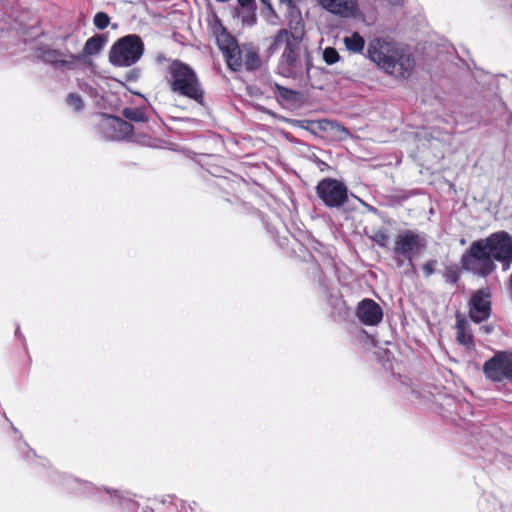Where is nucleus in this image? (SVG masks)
<instances>
[{"mask_svg":"<svg viewBox=\"0 0 512 512\" xmlns=\"http://www.w3.org/2000/svg\"><path fill=\"white\" fill-rule=\"evenodd\" d=\"M496 262L501 263L504 271L512 265V235L504 230L474 240L460 258L463 271L479 278H487L494 273Z\"/></svg>","mask_w":512,"mask_h":512,"instance_id":"1","label":"nucleus"},{"mask_svg":"<svg viewBox=\"0 0 512 512\" xmlns=\"http://www.w3.org/2000/svg\"><path fill=\"white\" fill-rule=\"evenodd\" d=\"M366 56L388 75L397 79L411 76L415 59L401 44L386 38L376 37L367 46Z\"/></svg>","mask_w":512,"mask_h":512,"instance_id":"2","label":"nucleus"},{"mask_svg":"<svg viewBox=\"0 0 512 512\" xmlns=\"http://www.w3.org/2000/svg\"><path fill=\"white\" fill-rule=\"evenodd\" d=\"M47 477L51 484L74 496L84 497L98 502L110 501L112 504L118 505H123L125 502L131 501L129 492L107 487H98L92 482L58 470L49 471Z\"/></svg>","mask_w":512,"mask_h":512,"instance_id":"3","label":"nucleus"},{"mask_svg":"<svg viewBox=\"0 0 512 512\" xmlns=\"http://www.w3.org/2000/svg\"><path fill=\"white\" fill-rule=\"evenodd\" d=\"M168 83L173 93L194 100L206 108L205 92L195 70L187 63L175 59L169 65Z\"/></svg>","mask_w":512,"mask_h":512,"instance_id":"4","label":"nucleus"},{"mask_svg":"<svg viewBox=\"0 0 512 512\" xmlns=\"http://www.w3.org/2000/svg\"><path fill=\"white\" fill-rule=\"evenodd\" d=\"M97 132L99 136L110 142H133L146 145L150 142L151 136L145 132H136L135 126L128 123L120 116L108 113H99Z\"/></svg>","mask_w":512,"mask_h":512,"instance_id":"5","label":"nucleus"},{"mask_svg":"<svg viewBox=\"0 0 512 512\" xmlns=\"http://www.w3.org/2000/svg\"><path fill=\"white\" fill-rule=\"evenodd\" d=\"M145 51L142 38L137 34H127L117 39L110 48L109 62L114 67H131Z\"/></svg>","mask_w":512,"mask_h":512,"instance_id":"6","label":"nucleus"},{"mask_svg":"<svg viewBox=\"0 0 512 512\" xmlns=\"http://www.w3.org/2000/svg\"><path fill=\"white\" fill-rule=\"evenodd\" d=\"M316 195L330 209L342 208L349 200L347 185L338 179L325 177L315 187Z\"/></svg>","mask_w":512,"mask_h":512,"instance_id":"7","label":"nucleus"},{"mask_svg":"<svg viewBox=\"0 0 512 512\" xmlns=\"http://www.w3.org/2000/svg\"><path fill=\"white\" fill-rule=\"evenodd\" d=\"M426 248L427 240L425 237L408 229L397 235L393 252L395 255L405 258L408 261V266L414 270V257L418 256Z\"/></svg>","mask_w":512,"mask_h":512,"instance_id":"8","label":"nucleus"},{"mask_svg":"<svg viewBox=\"0 0 512 512\" xmlns=\"http://www.w3.org/2000/svg\"><path fill=\"white\" fill-rule=\"evenodd\" d=\"M301 38L288 42L284 47L276 66V73L285 78L298 79L303 75L304 67L301 60Z\"/></svg>","mask_w":512,"mask_h":512,"instance_id":"9","label":"nucleus"},{"mask_svg":"<svg viewBox=\"0 0 512 512\" xmlns=\"http://www.w3.org/2000/svg\"><path fill=\"white\" fill-rule=\"evenodd\" d=\"M491 291L488 287L480 288L471 294L468 301V317L475 324L487 321L492 313Z\"/></svg>","mask_w":512,"mask_h":512,"instance_id":"10","label":"nucleus"},{"mask_svg":"<svg viewBox=\"0 0 512 512\" xmlns=\"http://www.w3.org/2000/svg\"><path fill=\"white\" fill-rule=\"evenodd\" d=\"M36 57L43 63L52 66L55 70L62 72L74 70L77 66L76 60L69 57V51L63 52L50 48L48 45H40L35 49Z\"/></svg>","mask_w":512,"mask_h":512,"instance_id":"11","label":"nucleus"},{"mask_svg":"<svg viewBox=\"0 0 512 512\" xmlns=\"http://www.w3.org/2000/svg\"><path fill=\"white\" fill-rule=\"evenodd\" d=\"M472 444H476L479 447V451H475L474 457L483 459L490 463L501 461L503 454L499 453L495 447L496 440L490 435L488 430L480 429L477 433L472 432L471 434Z\"/></svg>","mask_w":512,"mask_h":512,"instance_id":"12","label":"nucleus"},{"mask_svg":"<svg viewBox=\"0 0 512 512\" xmlns=\"http://www.w3.org/2000/svg\"><path fill=\"white\" fill-rule=\"evenodd\" d=\"M355 315L366 326H376L383 319L381 306L371 298L362 299L356 307Z\"/></svg>","mask_w":512,"mask_h":512,"instance_id":"13","label":"nucleus"},{"mask_svg":"<svg viewBox=\"0 0 512 512\" xmlns=\"http://www.w3.org/2000/svg\"><path fill=\"white\" fill-rule=\"evenodd\" d=\"M142 98L141 103L134 107H125L122 109L121 117L130 124H148L155 113L152 105L147 98L140 93H136Z\"/></svg>","mask_w":512,"mask_h":512,"instance_id":"14","label":"nucleus"},{"mask_svg":"<svg viewBox=\"0 0 512 512\" xmlns=\"http://www.w3.org/2000/svg\"><path fill=\"white\" fill-rule=\"evenodd\" d=\"M483 373L492 382L500 383L506 380V351H497L483 364Z\"/></svg>","mask_w":512,"mask_h":512,"instance_id":"15","label":"nucleus"},{"mask_svg":"<svg viewBox=\"0 0 512 512\" xmlns=\"http://www.w3.org/2000/svg\"><path fill=\"white\" fill-rule=\"evenodd\" d=\"M317 2L329 13L343 18L356 17L358 11L356 0H317Z\"/></svg>","mask_w":512,"mask_h":512,"instance_id":"16","label":"nucleus"},{"mask_svg":"<svg viewBox=\"0 0 512 512\" xmlns=\"http://www.w3.org/2000/svg\"><path fill=\"white\" fill-rule=\"evenodd\" d=\"M293 126L300 127L302 129H305L307 131L314 132V129L312 126L317 125L318 129L325 131V132H334L336 134L342 133L345 136L349 135V131L341 125L339 122L329 119H323L317 122L314 121H308V120H288Z\"/></svg>","mask_w":512,"mask_h":512,"instance_id":"17","label":"nucleus"},{"mask_svg":"<svg viewBox=\"0 0 512 512\" xmlns=\"http://www.w3.org/2000/svg\"><path fill=\"white\" fill-rule=\"evenodd\" d=\"M107 43V37L104 34H95L89 37L78 54L69 53V57L76 60V63L83 61L88 56L99 54Z\"/></svg>","mask_w":512,"mask_h":512,"instance_id":"18","label":"nucleus"},{"mask_svg":"<svg viewBox=\"0 0 512 512\" xmlns=\"http://www.w3.org/2000/svg\"><path fill=\"white\" fill-rule=\"evenodd\" d=\"M319 286L326 298L327 305L333 310V314L339 317L345 316L349 309L343 297L340 294L331 291L322 279H319Z\"/></svg>","mask_w":512,"mask_h":512,"instance_id":"19","label":"nucleus"},{"mask_svg":"<svg viewBox=\"0 0 512 512\" xmlns=\"http://www.w3.org/2000/svg\"><path fill=\"white\" fill-rule=\"evenodd\" d=\"M300 37L287 29H280L269 39V45L266 49L265 56L269 59L277 53L282 47L287 46L288 42L297 41Z\"/></svg>","mask_w":512,"mask_h":512,"instance_id":"20","label":"nucleus"},{"mask_svg":"<svg viewBox=\"0 0 512 512\" xmlns=\"http://www.w3.org/2000/svg\"><path fill=\"white\" fill-rule=\"evenodd\" d=\"M23 449L25 450L22 452L24 460L34 462L38 473L49 481L47 473L51 470H55L50 466L49 461L39 458L36 452L30 448L26 442H23Z\"/></svg>","mask_w":512,"mask_h":512,"instance_id":"21","label":"nucleus"},{"mask_svg":"<svg viewBox=\"0 0 512 512\" xmlns=\"http://www.w3.org/2000/svg\"><path fill=\"white\" fill-rule=\"evenodd\" d=\"M222 53L227 67L233 72H239L243 66L242 54L239 45H237L236 48H231Z\"/></svg>","mask_w":512,"mask_h":512,"instance_id":"22","label":"nucleus"},{"mask_svg":"<svg viewBox=\"0 0 512 512\" xmlns=\"http://www.w3.org/2000/svg\"><path fill=\"white\" fill-rule=\"evenodd\" d=\"M221 31L216 36V41L221 52L227 51L231 48H236L238 42L225 27L220 24Z\"/></svg>","mask_w":512,"mask_h":512,"instance_id":"23","label":"nucleus"},{"mask_svg":"<svg viewBox=\"0 0 512 512\" xmlns=\"http://www.w3.org/2000/svg\"><path fill=\"white\" fill-rule=\"evenodd\" d=\"M344 44L347 50L353 53H362L365 48V40L358 32L345 37Z\"/></svg>","mask_w":512,"mask_h":512,"instance_id":"24","label":"nucleus"},{"mask_svg":"<svg viewBox=\"0 0 512 512\" xmlns=\"http://www.w3.org/2000/svg\"><path fill=\"white\" fill-rule=\"evenodd\" d=\"M274 92L277 97L287 102H297L300 99V92L278 83H274Z\"/></svg>","mask_w":512,"mask_h":512,"instance_id":"25","label":"nucleus"},{"mask_svg":"<svg viewBox=\"0 0 512 512\" xmlns=\"http://www.w3.org/2000/svg\"><path fill=\"white\" fill-rule=\"evenodd\" d=\"M481 512H497V508H503L499 501L491 495H484L479 501Z\"/></svg>","mask_w":512,"mask_h":512,"instance_id":"26","label":"nucleus"},{"mask_svg":"<svg viewBox=\"0 0 512 512\" xmlns=\"http://www.w3.org/2000/svg\"><path fill=\"white\" fill-rule=\"evenodd\" d=\"M460 270L463 269L461 267L459 268L457 265L446 266L442 274L445 282L452 285L457 284L460 280Z\"/></svg>","mask_w":512,"mask_h":512,"instance_id":"27","label":"nucleus"},{"mask_svg":"<svg viewBox=\"0 0 512 512\" xmlns=\"http://www.w3.org/2000/svg\"><path fill=\"white\" fill-rule=\"evenodd\" d=\"M245 69L247 71H255L261 65V60L258 53L255 50L247 51L244 61Z\"/></svg>","mask_w":512,"mask_h":512,"instance_id":"28","label":"nucleus"},{"mask_svg":"<svg viewBox=\"0 0 512 512\" xmlns=\"http://www.w3.org/2000/svg\"><path fill=\"white\" fill-rule=\"evenodd\" d=\"M65 102L75 112H81L84 109V101L78 93H69L66 96Z\"/></svg>","mask_w":512,"mask_h":512,"instance_id":"29","label":"nucleus"},{"mask_svg":"<svg viewBox=\"0 0 512 512\" xmlns=\"http://www.w3.org/2000/svg\"><path fill=\"white\" fill-rule=\"evenodd\" d=\"M369 239L376 243L381 248H387L389 242V236L386 229H380L374 234L369 235Z\"/></svg>","mask_w":512,"mask_h":512,"instance_id":"30","label":"nucleus"},{"mask_svg":"<svg viewBox=\"0 0 512 512\" xmlns=\"http://www.w3.org/2000/svg\"><path fill=\"white\" fill-rule=\"evenodd\" d=\"M456 338L461 345L467 346L468 348L474 346V337L470 329L458 330Z\"/></svg>","mask_w":512,"mask_h":512,"instance_id":"31","label":"nucleus"},{"mask_svg":"<svg viewBox=\"0 0 512 512\" xmlns=\"http://www.w3.org/2000/svg\"><path fill=\"white\" fill-rule=\"evenodd\" d=\"M93 23L99 30H104L110 24V17L106 12L99 11L95 14Z\"/></svg>","mask_w":512,"mask_h":512,"instance_id":"32","label":"nucleus"},{"mask_svg":"<svg viewBox=\"0 0 512 512\" xmlns=\"http://www.w3.org/2000/svg\"><path fill=\"white\" fill-rule=\"evenodd\" d=\"M340 59L338 51L334 47H326L323 51V60L328 65L337 63Z\"/></svg>","mask_w":512,"mask_h":512,"instance_id":"33","label":"nucleus"},{"mask_svg":"<svg viewBox=\"0 0 512 512\" xmlns=\"http://www.w3.org/2000/svg\"><path fill=\"white\" fill-rule=\"evenodd\" d=\"M437 260L436 259H431V260H428L424 265H423V273H424V276L426 278L430 277L431 275H433L435 272H436V265H437Z\"/></svg>","mask_w":512,"mask_h":512,"instance_id":"34","label":"nucleus"},{"mask_svg":"<svg viewBox=\"0 0 512 512\" xmlns=\"http://www.w3.org/2000/svg\"><path fill=\"white\" fill-rule=\"evenodd\" d=\"M240 8L247 13H253L256 11V1L255 0H237Z\"/></svg>","mask_w":512,"mask_h":512,"instance_id":"35","label":"nucleus"},{"mask_svg":"<svg viewBox=\"0 0 512 512\" xmlns=\"http://www.w3.org/2000/svg\"><path fill=\"white\" fill-rule=\"evenodd\" d=\"M141 69L140 68H132L131 70H129L126 75H125V80L127 82H136L140 76H141Z\"/></svg>","mask_w":512,"mask_h":512,"instance_id":"36","label":"nucleus"},{"mask_svg":"<svg viewBox=\"0 0 512 512\" xmlns=\"http://www.w3.org/2000/svg\"><path fill=\"white\" fill-rule=\"evenodd\" d=\"M470 329V325L467 319L461 315L460 313L456 314V330H468Z\"/></svg>","mask_w":512,"mask_h":512,"instance_id":"37","label":"nucleus"},{"mask_svg":"<svg viewBox=\"0 0 512 512\" xmlns=\"http://www.w3.org/2000/svg\"><path fill=\"white\" fill-rule=\"evenodd\" d=\"M506 380L512 382V351H506Z\"/></svg>","mask_w":512,"mask_h":512,"instance_id":"38","label":"nucleus"},{"mask_svg":"<svg viewBox=\"0 0 512 512\" xmlns=\"http://www.w3.org/2000/svg\"><path fill=\"white\" fill-rule=\"evenodd\" d=\"M313 68L312 57L308 51L305 52V73L308 80H310V72Z\"/></svg>","mask_w":512,"mask_h":512,"instance_id":"39","label":"nucleus"},{"mask_svg":"<svg viewBox=\"0 0 512 512\" xmlns=\"http://www.w3.org/2000/svg\"><path fill=\"white\" fill-rule=\"evenodd\" d=\"M243 22L249 26L255 25L256 24L255 11L253 13H248V16L243 20Z\"/></svg>","mask_w":512,"mask_h":512,"instance_id":"40","label":"nucleus"},{"mask_svg":"<svg viewBox=\"0 0 512 512\" xmlns=\"http://www.w3.org/2000/svg\"><path fill=\"white\" fill-rule=\"evenodd\" d=\"M362 203H363V205L365 206V208H366V210L368 212L373 213L375 215L379 214V210L376 207H374V206H372V205H370L368 203H365V202H362Z\"/></svg>","mask_w":512,"mask_h":512,"instance_id":"41","label":"nucleus"},{"mask_svg":"<svg viewBox=\"0 0 512 512\" xmlns=\"http://www.w3.org/2000/svg\"><path fill=\"white\" fill-rule=\"evenodd\" d=\"M480 331H482L486 335L491 334L494 331V326H492V325H483V326L480 327Z\"/></svg>","mask_w":512,"mask_h":512,"instance_id":"42","label":"nucleus"},{"mask_svg":"<svg viewBox=\"0 0 512 512\" xmlns=\"http://www.w3.org/2000/svg\"><path fill=\"white\" fill-rule=\"evenodd\" d=\"M261 4L265 6L270 12L274 13L272 4L270 0H260Z\"/></svg>","mask_w":512,"mask_h":512,"instance_id":"43","label":"nucleus"},{"mask_svg":"<svg viewBox=\"0 0 512 512\" xmlns=\"http://www.w3.org/2000/svg\"><path fill=\"white\" fill-rule=\"evenodd\" d=\"M390 4L394 6H402L404 4V0H388Z\"/></svg>","mask_w":512,"mask_h":512,"instance_id":"44","label":"nucleus"},{"mask_svg":"<svg viewBox=\"0 0 512 512\" xmlns=\"http://www.w3.org/2000/svg\"><path fill=\"white\" fill-rule=\"evenodd\" d=\"M15 334H16L17 336H19V337H21V336H22V334H21V332H20V328H19V327H17V328H16V330H15Z\"/></svg>","mask_w":512,"mask_h":512,"instance_id":"45","label":"nucleus"},{"mask_svg":"<svg viewBox=\"0 0 512 512\" xmlns=\"http://www.w3.org/2000/svg\"><path fill=\"white\" fill-rule=\"evenodd\" d=\"M263 110H264L266 113H268V114H270V115H272V116H274V117L276 116V114H275V113H273V112H272V111H270V110H267V109H265V108H263Z\"/></svg>","mask_w":512,"mask_h":512,"instance_id":"46","label":"nucleus"},{"mask_svg":"<svg viewBox=\"0 0 512 512\" xmlns=\"http://www.w3.org/2000/svg\"><path fill=\"white\" fill-rule=\"evenodd\" d=\"M511 123H512V115L510 114L508 117V120H507V124L511 125Z\"/></svg>","mask_w":512,"mask_h":512,"instance_id":"47","label":"nucleus"},{"mask_svg":"<svg viewBox=\"0 0 512 512\" xmlns=\"http://www.w3.org/2000/svg\"><path fill=\"white\" fill-rule=\"evenodd\" d=\"M403 265V260H397V266L401 267Z\"/></svg>","mask_w":512,"mask_h":512,"instance_id":"48","label":"nucleus"},{"mask_svg":"<svg viewBox=\"0 0 512 512\" xmlns=\"http://www.w3.org/2000/svg\"><path fill=\"white\" fill-rule=\"evenodd\" d=\"M69 36H70L69 34L65 35V36L63 37V40H64V41H66V40L69 38Z\"/></svg>","mask_w":512,"mask_h":512,"instance_id":"49","label":"nucleus"},{"mask_svg":"<svg viewBox=\"0 0 512 512\" xmlns=\"http://www.w3.org/2000/svg\"><path fill=\"white\" fill-rule=\"evenodd\" d=\"M510 285H511V288H512V272H511V275H510Z\"/></svg>","mask_w":512,"mask_h":512,"instance_id":"50","label":"nucleus"},{"mask_svg":"<svg viewBox=\"0 0 512 512\" xmlns=\"http://www.w3.org/2000/svg\"><path fill=\"white\" fill-rule=\"evenodd\" d=\"M12 429H13V431H14L15 433H18V429H17V428H15V427L13 426V427H12Z\"/></svg>","mask_w":512,"mask_h":512,"instance_id":"51","label":"nucleus"}]
</instances>
